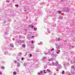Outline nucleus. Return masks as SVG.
Here are the masks:
<instances>
[{
	"instance_id": "1",
	"label": "nucleus",
	"mask_w": 75,
	"mask_h": 75,
	"mask_svg": "<svg viewBox=\"0 0 75 75\" xmlns=\"http://www.w3.org/2000/svg\"><path fill=\"white\" fill-rule=\"evenodd\" d=\"M47 71H48L49 72H51V71H50V70H49L48 69H47Z\"/></svg>"
},
{
	"instance_id": "2",
	"label": "nucleus",
	"mask_w": 75,
	"mask_h": 75,
	"mask_svg": "<svg viewBox=\"0 0 75 75\" xmlns=\"http://www.w3.org/2000/svg\"><path fill=\"white\" fill-rule=\"evenodd\" d=\"M16 74H17V73H16V71H14L13 72V74L16 75Z\"/></svg>"
},
{
	"instance_id": "3",
	"label": "nucleus",
	"mask_w": 75,
	"mask_h": 75,
	"mask_svg": "<svg viewBox=\"0 0 75 75\" xmlns=\"http://www.w3.org/2000/svg\"><path fill=\"white\" fill-rule=\"evenodd\" d=\"M1 68L3 69H4V67H1Z\"/></svg>"
},
{
	"instance_id": "4",
	"label": "nucleus",
	"mask_w": 75,
	"mask_h": 75,
	"mask_svg": "<svg viewBox=\"0 0 75 75\" xmlns=\"http://www.w3.org/2000/svg\"><path fill=\"white\" fill-rule=\"evenodd\" d=\"M15 6L18 7V4H16L15 5Z\"/></svg>"
},
{
	"instance_id": "5",
	"label": "nucleus",
	"mask_w": 75,
	"mask_h": 75,
	"mask_svg": "<svg viewBox=\"0 0 75 75\" xmlns=\"http://www.w3.org/2000/svg\"><path fill=\"white\" fill-rule=\"evenodd\" d=\"M64 73H65V72L64 71H62V74H64Z\"/></svg>"
},
{
	"instance_id": "6",
	"label": "nucleus",
	"mask_w": 75,
	"mask_h": 75,
	"mask_svg": "<svg viewBox=\"0 0 75 75\" xmlns=\"http://www.w3.org/2000/svg\"><path fill=\"white\" fill-rule=\"evenodd\" d=\"M59 52H60V51L59 50L58 52H57V54H59Z\"/></svg>"
},
{
	"instance_id": "7",
	"label": "nucleus",
	"mask_w": 75,
	"mask_h": 75,
	"mask_svg": "<svg viewBox=\"0 0 75 75\" xmlns=\"http://www.w3.org/2000/svg\"><path fill=\"white\" fill-rule=\"evenodd\" d=\"M58 13H60V14H61V11H58Z\"/></svg>"
},
{
	"instance_id": "8",
	"label": "nucleus",
	"mask_w": 75,
	"mask_h": 75,
	"mask_svg": "<svg viewBox=\"0 0 75 75\" xmlns=\"http://www.w3.org/2000/svg\"><path fill=\"white\" fill-rule=\"evenodd\" d=\"M54 50V49L53 48L51 50V51H52Z\"/></svg>"
},
{
	"instance_id": "9",
	"label": "nucleus",
	"mask_w": 75,
	"mask_h": 75,
	"mask_svg": "<svg viewBox=\"0 0 75 75\" xmlns=\"http://www.w3.org/2000/svg\"><path fill=\"white\" fill-rule=\"evenodd\" d=\"M23 47H25V44H23Z\"/></svg>"
},
{
	"instance_id": "10",
	"label": "nucleus",
	"mask_w": 75,
	"mask_h": 75,
	"mask_svg": "<svg viewBox=\"0 0 75 75\" xmlns=\"http://www.w3.org/2000/svg\"><path fill=\"white\" fill-rule=\"evenodd\" d=\"M30 57H32V55L31 54H30Z\"/></svg>"
},
{
	"instance_id": "11",
	"label": "nucleus",
	"mask_w": 75,
	"mask_h": 75,
	"mask_svg": "<svg viewBox=\"0 0 75 75\" xmlns=\"http://www.w3.org/2000/svg\"><path fill=\"white\" fill-rule=\"evenodd\" d=\"M34 30H37V28H34Z\"/></svg>"
},
{
	"instance_id": "12",
	"label": "nucleus",
	"mask_w": 75,
	"mask_h": 75,
	"mask_svg": "<svg viewBox=\"0 0 75 75\" xmlns=\"http://www.w3.org/2000/svg\"><path fill=\"white\" fill-rule=\"evenodd\" d=\"M33 41H32V44H33Z\"/></svg>"
},
{
	"instance_id": "13",
	"label": "nucleus",
	"mask_w": 75,
	"mask_h": 75,
	"mask_svg": "<svg viewBox=\"0 0 75 75\" xmlns=\"http://www.w3.org/2000/svg\"><path fill=\"white\" fill-rule=\"evenodd\" d=\"M23 59H24V58H22V60L23 61Z\"/></svg>"
},
{
	"instance_id": "14",
	"label": "nucleus",
	"mask_w": 75,
	"mask_h": 75,
	"mask_svg": "<svg viewBox=\"0 0 75 75\" xmlns=\"http://www.w3.org/2000/svg\"><path fill=\"white\" fill-rule=\"evenodd\" d=\"M40 74H42V71H40Z\"/></svg>"
},
{
	"instance_id": "15",
	"label": "nucleus",
	"mask_w": 75,
	"mask_h": 75,
	"mask_svg": "<svg viewBox=\"0 0 75 75\" xmlns=\"http://www.w3.org/2000/svg\"><path fill=\"white\" fill-rule=\"evenodd\" d=\"M0 74L1 75V74H2V73H1V72H0Z\"/></svg>"
},
{
	"instance_id": "16",
	"label": "nucleus",
	"mask_w": 75,
	"mask_h": 75,
	"mask_svg": "<svg viewBox=\"0 0 75 75\" xmlns=\"http://www.w3.org/2000/svg\"><path fill=\"white\" fill-rule=\"evenodd\" d=\"M31 26H32V27H31L32 28H33V27H34V26H33V25H31Z\"/></svg>"
},
{
	"instance_id": "17",
	"label": "nucleus",
	"mask_w": 75,
	"mask_h": 75,
	"mask_svg": "<svg viewBox=\"0 0 75 75\" xmlns=\"http://www.w3.org/2000/svg\"><path fill=\"white\" fill-rule=\"evenodd\" d=\"M14 62H17V61L15 60V61H14Z\"/></svg>"
},
{
	"instance_id": "18",
	"label": "nucleus",
	"mask_w": 75,
	"mask_h": 75,
	"mask_svg": "<svg viewBox=\"0 0 75 75\" xmlns=\"http://www.w3.org/2000/svg\"><path fill=\"white\" fill-rule=\"evenodd\" d=\"M38 74H39V75H41V73H38Z\"/></svg>"
},
{
	"instance_id": "19",
	"label": "nucleus",
	"mask_w": 75,
	"mask_h": 75,
	"mask_svg": "<svg viewBox=\"0 0 75 75\" xmlns=\"http://www.w3.org/2000/svg\"><path fill=\"white\" fill-rule=\"evenodd\" d=\"M6 2H9V1H6Z\"/></svg>"
},
{
	"instance_id": "20",
	"label": "nucleus",
	"mask_w": 75,
	"mask_h": 75,
	"mask_svg": "<svg viewBox=\"0 0 75 75\" xmlns=\"http://www.w3.org/2000/svg\"><path fill=\"white\" fill-rule=\"evenodd\" d=\"M44 74H46V72H44Z\"/></svg>"
},
{
	"instance_id": "21",
	"label": "nucleus",
	"mask_w": 75,
	"mask_h": 75,
	"mask_svg": "<svg viewBox=\"0 0 75 75\" xmlns=\"http://www.w3.org/2000/svg\"><path fill=\"white\" fill-rule=\"evenodd\" d=\"M45 70H44V72H45Z\"/></svg>"
},
{
	"instance_id": "22",
	"label": "nucleus",
	"mask_w": 75,
	"mask_h": 75,
	"mask_svg": "<svg viewBox=\"0 0 75 75\" xmlns=\"http://www.w3.org/2000/svg\"><path fill=\"white\" fill-rule=\"evenodd\" d=\"M25 11H26V10H25Z\"/></svg>"
},
{
	"instance_id": "23",
	"label": "nucleus",
	"mask_w": 75,
	"mask_h": 75,
	"mask_svg": "<svg viewBox=\"0 0 75 75\" xmlns=\"http://www.w3.org/2000/svg\"><path fill=\"white\" fill-rule=\"evenodd\" d=\"M32 37H34V36H32Z\"/></svg>"
}]
</instances>
